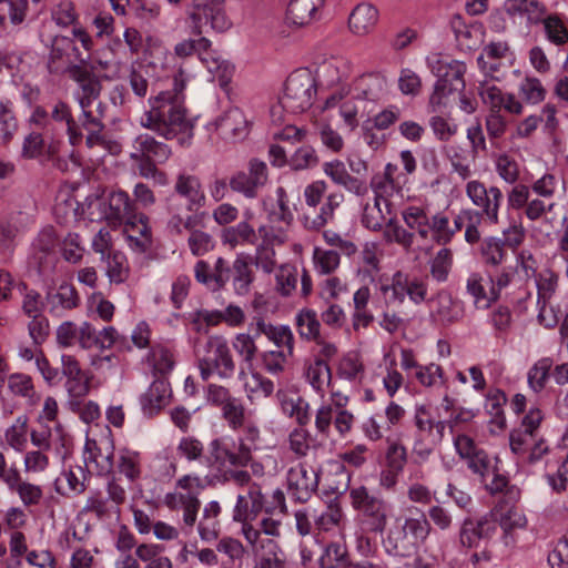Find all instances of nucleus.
Returning <instances> with one entry per match:
<instances>
[{
	"label": "nucleus",
	"instance_id": "nucleus-18",
	"mask_svg": "<svg viewBox=\"0 0 568 568\" xmlns=\"http://www.w3.org/2000/svg\"><path fill=\"white\" fill-rule=\"evenodd\" d=\"M170 384L164 378L155 379L150 387L140 396V404L145 416L153 417L163 409L170 400Z\"/></svg>",
	"mask_w": 568,
	"mask_h": 568
},
{
	"label": "nucleus",
	"instance_id": "nucleus-14",
	"mask_svg": "<svg viewBox=\"0 0 568 568\" xmlns=\"http://www.w3.org/2000/svg\"><path fill=\"white\" fill-rule=\"evenodd\" d=\"M67 74L81 89V95L78 98L80 109L91 110L92 103L101 93L102 84L99 77L92 68L82 64H73L67 68Z\"/></svg>",
	"mask_w": 568,
	"mask_h": 568
},
{
	"label": "nucleus",
	"instance_id": "nucleus-41",
	"mask_svg": "<svg viewBox=\"0 0 568 568\" xmlns=\"http://www.w3.org/2000/svg\"><path fill=\"white\" fill-rule=\"evenodd\" d=\"M306 378L315 390H323L324 386L328 385L332 379L331 368L326 361L315 358L314 362L307 366Z\"/></svg>",
	"mask_w": 568,
	"mask_h": 568
},
{
	"label": "nucleus",
	"instance_id": "nucleus-37",
	"mask_svg": "<svg viewBox=\"0 0 568 568\" xmlns=\"http://www.w3.org/2000/svg\"><path fill=\"white\" fill-rule=\"evenodd\" d=\"M483 263L487 267H497L506 261L507 251L501 239L488 237L480 247Z\"/></svg>",
	"mask_w": 568,
	"mask_h": 568
},
{
	"label": "nucleus",
	"instance_id": "nucleus-64",
	"mask_svg": "<svg viewBox=\"0 0 568 568\" xmlns=\"http://www.w3.org/2000/svg\"><path fill=\"white\" fill-rule=\"evenodd\" d=\"M551 568H568V534L565 535L548 555Z\"/></svg>",
	"mask_w": 568,
	"mask_h": 568
},
{
	"label": "nucleus",
	"instance_id": "nucleus-52",
	"mask_svg": "<svg viewBox=\"0 0 568 568\" xmlns=\"http://www.w3.org/2000/svg\"><path fill=\"white\" fill-rule=\"evenodd\" d=\"M61 253L63 258L69 263H78L82 260L84 247L81 243V237L78 233H68L67 236L60 241Z\"/></svg>",
	"mask_w": 568,
	"mask_h": 568
},
{
	"label": "nucleus",
	"instance_id": "nucleus-10",
	"mask_svg": "<svg viewBox=\"0 0 568 568\" xmlns=\"http://www.w3.org/2000/svg\"><path fill=\"white\" fill-rule=\"evenodd\" d=\"M315 94L314 78L306 71H297L288 75L280 99L286 112L300 114L313 105Z\"/></svg>",
	"mask_w": 568,
	"mask_h": 568
},
{
	"label": "nucleus",
	"instance_id": "nucleus-47",
	"mask_svg": "<svg viewBox=\"0 0 568 568\" xmlns=\"http://www.w3.org/2000/svg\"><path fill=\"white\" fill-rule=\"evenodd\" d=\"M540 23L544 24L547 39L551 43L562 45L568 41V30L558 16L545 14Z\"/></svg>",
	"mask_w": 568,
	"mask_h": 568
},
{
	"label": "nucleus",
	"instance_id": "nucleus-45",
	"mask_svg": "<svg viewBox=\"0 0 568 568\" xmlns=\"http://www.w3.org/2000/svg\"><path fill=\"white\" fill-rule=\"evenodd\" d=\"M430 275L438 282L444 283L448 280L453 266V253L449 248H440L430 261Z\"/></svg>",
	"mask_w": 568,
	"mask_h": 568
},
{
	"label": "nucleus",
	"instance_id": "nucleus-61",
	"mask_svg": "<svg viewBox=\"0 0 568 568\" xmlns=\"http://www.w3.org/2000/svg\"><path fill=\"white\" fill-rule=\"evenodd\" d=\"M314 263L321 274H329L339 264V254L333 250L315 248Z\"/></svg>",
	"mask_w": 568,
	"mask_h": 568
},
{
	"label": "nucleus",
	"instance_id": "nucleus-59",
	"mask_svg": "<svg viewBox=\"0 0 568 568\" xmlns=\"http://www.w3.org/2000/svg\"><path fill=\"white\" fill-rule=\"evenodd\" d=\"M382 202L374 199L373 204H366L363 210L362 223L372 231H379L383 227L385 216L381 207Z\"/></svg>",
	"mask_w": 568,
	"mask_h": 568
},
{
	"label": "nucleus",
	"instance_id": "nucleus-53",
	"mask_svg": "<svg viewBox=\"0 0 568 568\" xmlns=\"http://www.w3.org/2000/svg\"><path fill=\"white\" fill-rule=\"evenodd\" d=\"M487 276L490 282L489 300L496 302L500 297L501 290L510 284L514 270L513 267H504L495 273L487 271Z\"/></svg>",
	"mask_w": 568,
	"mask_h": 568
},
{
	"label": "nucleus",
	"instance_id": "nucleus-43",
	"mask_svg": "<svg viewBox=\"0 0 568 568\" xmlns=\"http://www.w3.org/2000/svg\"><path fill=\"white\" fill-rule=\"evenodd\" d=\"M552 367V359L549 357H542L537 361L528 372V385L535 392H541L548 379L549 373Z\"/></svg>",
	"mask_w": 568,
	"mask_h": 568
},
{
	"label": "nucleus",
	"instance_id": "nucleus-16",
	"mask_svg": "<svg viewBox=\"0 0 568 568\" xmlns=\"http://www.w3.org/2000/svg\"><path fill=\"white\" fill-rule=\"evenodd\" d=\"M214 125L219 136L226 142L243 141L250 133V121L237 106L227 109L215 120Z\"/></svg>",
	"mask_w": 568,
	"mask_h": 568
},
{
	"label": "nucleus",
	"instance_id": "nucleus-23",
	"mask_svg": "<svg viewBox=\"0 0 568 568\" xmlns=\"http://www.w3.org/2000/svg\"><path fill=\"white\" fill-rule=\"evenodd\" d=\"M54 140L55 141H53L51 136L47 135L45 130H41V132H31L24 139L22 149L23 155L29 159H34L44 154L53 156L59 152L62 143L57 136H54Z\"/></svg>",
	"mask_w": 568,
	"mask_h": 568
},
{
	"label": "nucleus",
	"instance_id": "nucleus-12",
	"mask_svg": "<svg viewBox=\"0 0 568 568\" xmlns=\"http://www.w3.org/2000/svg\"><path fill=\"white\" fill-rule=\"evenodd\" d=\"M466 194L474 205L481 209V212H477L479 220L486 216L490 223H498V210L503 193L497 186L486 189L481 182L470 181L466 185Z\"/></svg>",
	"mask_w": 568,
	"mask_h": 568
},
{
	"label": "nucleus",
	"instance_id": "nucleus-7",
	"mask_svg": "<svg viewBox=\"0 0 568 568\" xmlns=\"http://www.w3.org/2000/svg\"><path fill=\"white\" fill-rule=\"evenodd\" d=\"M349 498L365 531L373 534L385 531L392 511V506L386 500L371 494L365 486L352 488Z\"/></svg>",
	"mask_w": 568,
	"mask_h": 568
},
{
	"label": "nucleus",
	"instance_id": "nucleus-6",
	"mask_svg": "<svg viewBox=\"0 0 568 568\" xmlns=\"http://www.w3.org/2000/svg\"><path fill=\"white\" fill-rule=\"evenodd\" d=\"M170 156V146L149 133H140L131 142L129 158L135 163L139 175L144 179H153L165 184L166 175L156 168V164L164 163Z\"/></svg>",
	"mask_w": 568,
	"mask_h": 568
},
{
	"label": "nucleus",
	"instance_id": "nucleus-26",
	"mask_svg": "<svg viewBox=\"0 0 568 568\" xmlns=\"http://www.w3.org/2000/svg\"><path fill=\"white\" fill-rule=\"evenodd\" d=\"M378 20V11L371 3H359L348 18V26L353 33L364 36L371 32Z\"/></svg>",
	"mask_w": 568,
	"mask_h": 568
},
{
	"label": "nucleus",
	"instance_id": "nucleus-22",
	"mask_svg": "<svg viewBox=\"0 0 568 568\" xmlns=\"http://www.w3.org/2000/svg\"><path fill=\"white\" fill-rule=\"evenodd\" d=\"M253 568H284L286 556L278 542L270 537L253 549Z\"/></svg>",
	"mask_w": 568,
	"mask_h": 568
},
{
	"label": "nucleus",
	"instance_id": "nucleus-44",
	"mask_svg": "<svg viewBox=\"0 0 568 568\" xmlns=\"http://www.w3.org/2000/svg\"><path fill=\"white\" fill-rule=\"evenodd\" d=\"M234 452L220 438H215L210 443L207 462L211 466L219 470L233 466Z\"/></svg>",
	"mask_w": 568,
	"mask_h": 568
},
{
	"label": "nucleus",
	"instance_id": "nucleus-17",
	"mask_svg": "<svg viewBox=\"0 0 568 568\" xmlns=\"http://www.w3.org/2000/svg\"><path fill=\"white\" fill-rule=\"evenodd\" d=\"M466 64L462 61L452 60L450 62H438L436 67V75L438 80L435 83L434 92L430 95V102H439L440 94L445 88V83H449L450 91H464L466 73Z\"/></svg>",
	"mask_w": 568,
	"mask_h": 568
},
{
	"label": "nucleus",
	"instance_id": "nucleus-55",
	"mask_svg": "<svg viewBox=\"0 0 568 568\" xmlns=\"http://www.w3.org/2000/svg\"><path fill=\"white\" fill-rule=\"evenodd\" d=\"M297 270L295 266L282 265L276 273V288L283 296H288L296 288Z\"/></svg>",
	"mask_w": 568,
	"mask_h": 568
},
{
	"label": "nucleus",
	"instance_id": "nucleus-40",
	"mask_svg": "<svg viewBox=\"0 0 568 568\" xmlns=\"http://www.w3.org/2000/svg\"><path fill=\"white\" fill-rule=\"evenodd\" d=\"M200 220L201 219L197 215V220L192 224V227L184 229V231L190 232L187 245L192 254L195 256H202L214 247V240L212 235L196 229V225L200 223Z\"/></svg>",
	"mask_w": 568,
	"mask_h": 568
},
{
	"label": "nucleus",
	"instance_id": "nucleus-42",
	"mask_svg": "<svg viewBox=\"0 0 568 568\" xmlns=\"http://www.w3.org/2000/svg\"><path fill=\"white\" fill-rule=\"evenodd\" d=\"M402 215L410 230H415L423 240L428 239L429 219L422 207L409 206L403 211Z\"/></svg>",
	"mask_w": 568,
	"mask_h": 568
},
{
	"label": "nucleus",
	"instance_id": "nucleus-56",
	"mask_svg": "<svg viewBox=\"0 0 568 568\" xmlns=\"http://www.w3.org/2000/svg\"><path fill=\"white\" fill-rule=\"evenodd\" d=\"M433 231V240L439 245H446L452 241L449 220L444 213H437L429 220V232Z\"/></svg>",
	"mask_w": 568,
	"mask_h": 568
},
{
	"label": "nucleus",
	"instance_id": "nucleus-39",
	"mask_svg": "<svg viewBox=\"0 0 568 568\" xmlns=\"http://www.w3.org/2000/svg\"><path fill=\"white\" fill-rule=\"evenodd\" d=\"M347 549L338 542H331L320 558L321 568H349Z\"/></svg>",
	"mask_w": 568,
	"mask_h": 568
},
{
	"label": "nucleus",
	"instance_id": "nucleus-54",
	"mask_svg": "<svg viewBox=\"0 0 568 568\" xmlns=\"http://www.w3.org/2000/svg\"><path fill=\"white\" fill-rule=\"evenodd\" d=\"M223 418L232 429H239L244 425L245 408L241 399L234 397L221 408Z\"/></svg>",
	"mask_w": 568,
	"mask_h": 568
},
{
	"label": "nucleus",
	"instance_id": "nucleus-30",
	"mask_svg": "<svg viewBox=\"0 0 568 568\" xmlns=\"http://www.w3.org/2000/svg\"><path fill=\"white\" fill-rule=\"evenodd\" d=\"M221 506L217 501H210L203 509L202 518L199 523L197 530L202 540L213 541L220 535V520Z\"/></svg>",
	"mask_w": 568,
	"mask_h": 568
},
{
	"label": "nucleus",
	"instance_id": "nucleus-46",
	"mask_svg": "<svg viewBox=\"0 0 568 568\" xmlns=\"http://www.w3.org/2000/svg\"><path fill=\"white\" fill-rule=\"evenodd\" d=\"M232 346L242 358V364L251 369L253 367L254 357L257 353V346L254 337L245 333L236 334L232 341Z\"/></svg>",
	"mask_w": 568,
	"mask_h": 568
},
{
	"label": "nucleus",
	"instance_id": "nucleus-35",
	"mask_svg": "<svg viewBox=\"0 0 568 568\" xmlns=\"http://www.w3.org/2000/svg\"><path fill=\"white\" fill-rule=\"evenodd\" d=\"M295 322L301 338L318 342V338H321V323L315 311L310 308L301 310L296 315Z\"/></svg>",
	"mask_w": 568,
	"mask_h": 568
},
{
	"label": "nucleus",
	"instance_id": "nucleus-34",
	"mask_svg": "<svg viewBox=\"0 0 568 568\" xmlns=\"http://www.w3.org/2000/svg\"><path fill=\"white\" fill-rule=\"evenodd\" d=\"M103 261L106 263L105 273L110 283L122 284L128 280L130 267L124 253L120 251H109Z\"/></svg>",
	"mask_w": 568,
	"mask_h": 568
},
{
	"label": "nucleus",
	"instance_id": "nucleus-20",
	"mask_svg": "<svg viewBox=\"0 0 568 568\" xmlns=\"http://www.w3.org/2000/svg\"><path fill=\"white\" fill-rule=\"evenodd\" d=\"M415 425L420 438L426 437L433 445H439L445 436L446 422L439 415L436 419L425 406L417 407L415 413Z\"/></svg>",
	"mask_w": 568,
	"mask_h": 568
},
{
	"label": "nucleus",
	"instance_id": "nucleus-48",
	"mask_svg": "<svg viewBox=\"0 0 568 568\" xmlns=\"http://www.w3.org/2000/svg\"><path fill=\"white\" fill-rule=\"evenodd\" d=\"M484 277L479 273H471L466 281L467 293L474 298L477 306L489 307L495 301L489 300V290L483 284Z\"/></svg>",
	"mask_w": 568,
	"mask_h": 568
},
{
	"label": "nucleus",
	"instance_id": "nucleus-63",
	"mask_svg": "<svg viewBox=\"0 0 568 568\" xmlns=\"http://www.w3.org/2000/svg\"><path fill=\"white\" fill-rule=\"evenodd\" d=\"M523 98L531 104L539 103L545 99L546 91L540 81L536 78H526L519 87Z\"/></svg>",
	"mask_w": 568,
	"mask_h": 568
},
{
	"label": "nucleus",
	"instance_id": "nucleus-31",
	"mask_svg": "<svg viewBox=\"0 0 568 568\" xmlns=\"http://www.w3.org/2000/svg\"><path fill=\"white\" fill-rule=\"evenodd\" d=\"M288 196L284 187L280 186L276 189V203L267 210V220L273 225H278V231H283L288 227L294 215L288 206Z\"/></svg>",
	"mask_w": 568,
	"mask_h": 568
},
{
	"label": "nucleus",
	"instance_id": "nucleus-4",
	"mask_svg": "<svg viewBox=\"0 0 568 568\" xmlns=\"http://www.w3.org/2000/svg\"><path fill=\"white\" fill-rule=\"evenodd\" d=\"M194 274L196 281L212 292H217L232 282L234 293L240 296L247 295L254 282L250 256L245 255H237L232 264L223 257H217L213 268L205 261H197Z\"/></svg>",
	"mask_w": 568,
	"mask_h": 568
},
{
	"label": "nucleus",
	"instance_id": "nucleus-27",
	"mask_svg": "<svg viewBox=\"0 0 568 568\" xmlns=\"http://www.w3.org/2000/svg\"><path fill=\"white\" fill-rule=\"evenodd\" d=\"M343 199L344 196L341 193L329 194L317 214L312 215L307 213L304 215L303 224L305 229L310 231H320L323 229L333 220L335 210L339 207Z\"/></svg>",
	"mask_w": 568,
	"mask_h": 568
},
{
	"label": "nucleus",
	"instance_id": "nucleus-58",
	"mask_svg": "<svg viewBox=\"0 0 568 568\" xmlns=\"http://www.w3.org/2000/svg\"><path fill=\"white\" fill-rule=\"evenodd\" d=\"M406 273L397 271L389 285H383L382 291L386 295L387 302L403 304L405 301Z\"/></svg>",
	"mask_w": 568,
	"mask_h": 568
},
{
	"label": "nucleus",
	"instance_id": "nucleus-49",
	"mask_svg": "<svg viewBox=\"0 0 568 568\" xmlns=\"http://www.w3.org/2000/svg\"><path fill=\"white\" fill-rule=\"evenodd\" d=\"M118 468L130 481H135L141 476L140 454L128 449L122 450L119 456Z\"/></svg>",
	"mask_w": 568,
	"mask_h": 568
},
{
	"label": "nucleus",
	"instance_id": "nucleus-11",
	"mask_svg": "<svg viewBox=\"0 0 568 568\" xmlns=\"http://www.w3.org/2000/svg\"><path fill=\"white\" fill-rule=\"evenodd\" d=\"M60 243L59 235L53 226H44L33 239L29 264L39 274H45L54 266L55 247Z\"/></svg>",
	"mask_w": 568,
	"mask_h": 568
},
{
	"label": "nucleus",
	"instance_id": "nucleus-29",
	"mask_svg": "<svg viewBox=\"0 0 568 568\" xmlns=\"http://www.w3.org/2000/svg\"><path fill=\"white\" fill-rule=\"evenodd\" d=\"M199 59L207 68V71L213 75L214 80H217L221 87L226 85L230 82L232 75V67L222 60L212 45L203 50L197 51Z\"/></svg>",
	"mask_w": 568,
	"mask_h": 568
},
{
	"label": "nucleus",
	"instance_id": "nucleus-32",
	"mask_svg": "<svg viewBox=\"0 0 568 568\" xmlns=\"http://www.w3.org/2000/svg\"><path fill=\"white\" fill-rule=\"evenodd\" d=\"M110 216L119 222L134 224L136 215L129 194L124 191L112 192L109 197Z\"/></svg>",
	"mask_w": 568,
	"mask_h": 568
},
{
	"label": "nucleus",
	"instance_id": "nucleus-28",
	"mask_svg": "<svg viewBox=\"0 0 568 568\" xmlns=\"http://www.w3.org/2000/svg\"><path fill=\"white\" fill-rule=\"evenodd\" d=\"M324 0H291L287 7V20L298 27L311 23L323 6Z\"/></svg>",
	"mask_w": 568,
	"mask_h": 568
},
{
	"label": "nucleus",
	"instance_id": "nucleus-19",
	"mask_svg": "<svg viewBox=\"0 0 568 568\" xmlns=\"http://www.w3.org/2000/svg\"><path fill=\"white\" fill-rule=\"evenodd\" d=\"M323 171L335 184L345 187L351 193L363 196L368 192L365 180L351 175L339 160L324 163Z\"/></svg>",
	"mask_w": 568,
	"mask_h": 568
},
{
	"label": "nucleus",
	"instance_id": "nucleus-38",
	"mask_svg": "<svg viewBox=\"0 0 568 568\" xmlns=\"http://www.w3.org/2000/svg\"><path fill=\"white\" fill-rule=\"evenodd\" d=\"M216 550L227 557L225 568H242L245 548L240 540L224 537L217 542Z\"/></svg>",
	"mask_w": 568,
	"mask_h": 568
},
{
	"label": "nucleus",
	"instance_id": "nucleus-5",
	"mask_svg": "<svg viewBox=\"0 0 568 568\" xmlns=\"http://www.w3.org/2000/svg\"><path fill=\"white\" fill-rule=\"evenodd\" d=\"M432 530L424 513L417 517L398 516L394 519L382 540L384 550L395 557H410L425 542Z\"/></svg>",
	"mask_w": 568,
	"mask_h": 568
},
{
	"label": "nucleus",
	"instance_id": "nucleus-2",
	"mask_svg": "<svg viewBox=\"0 0 568 568\" xmlns=\"http://www.w3.org/2000/svg\"><path fill=\"white\" fill-rule=\"evenodd\" d=\"M184 89L183 72L174 77V92H160L150 100L151 108L141 118V125L166 140L192 135L193 124L186 116L181 92Z\"/></svg>",
	"mask_w": 568,
	"mask_h": 568
},
{
	"label": "nucleus",
	"instance_id": "nucleus-3",
	"mask_svg": "<svg viewBox=\"0 0 568 568\" xmlns=\"http://www.w3.org/2000/svg\"><path fill=\"white\" fill-rule=\"evenodd\" d=\"M206 203V197L197 176L180 173L176 176L173 193L166 199V211L170 214L168 230L171 234L181 235L184 229L192 227L197 220V212Z\"/></svg>",
	"mask_w": 568,
	"mask_h": 568
},
{
	"label": "nucleus",
	"instance_id": "nucleus-24",
	"mask_svg": "<svg viewBox=\"0 0 568 568\" xmlns=\"http://www.w3.org/2000/svg\"><path fill=\"white\" fill-rule=\"evenodd\" d=\"M77 48L71 38L57 36L52 40V47L49 55L48 68L51 73H67V68L73 65L70 63V52Z\"/></svg>",
	"mask_w": 568,
	"mask_h": 568
},
{
	"label": "nucleus",
	"instance_id": "nucleus-33",
	"mask_svg": "<svg viewBox=\"0 0 568 568\" xmlns=\"http://www.w3.org/2000/svg\"><path fill=\"white\" fill-rule=\"evenodd\" d=\"M437 308L435 316L442 325L447 326L458 322L463 317V311L453 300L452 295L446 292H439L436 297Z\"/></svg>",
	"mask_w": 568,
	"mask_h": 568
},
{
	"label": "nucleus",
	"instance_id": "nucleus-21",
	"mask_svg": "<svg viewBox=\"0 0 568 568\" xmlns=\"http://www.w3.org/2000/svg\"><path fill=\"white\" fill-rule=\"evenodd\" d=\"M45 300L50 312L54 316H62L67 311L75 308L80 303L75 287L69 283H62L57 288L49 291Z\"/></svg>",
	"mask_w": 568,
	"mask_h": 568
},
{
	"label": "nucleus",
	"instance_id": "nucleus-60",
	"mask_svg": "<svg viewBox=\"0 0 568 568\" xmlns=\"http://www.w3.org/2000/svg\"><path fill=\"white\" fill-rule=\"evenodd\" d=\"M318 161L315 149L311 145H303L294 152L290 165L294 170H304L317 165Z\"/></svg>",
	"mask_w": 568,
	"mask_h": 568
},
{
	"label": "nucleus",
	"instance_id": "nucleus-8",
	"mask_svg": "<svg viewBox=\"0 0 568 568\" xmlns=\"http://www.w3.org/2000/svg\"><path fill=\"white\" fill-rule=\"evenodd\" d=\"M201 377L207 381L213 374L223 379L233 377L235 362L226 339L221 335L210 336L202 349L197 351Z\"/></svg>",
	"mask_w": 568,
	"mask_h": 568
},
{
	"label": "nucleus",
	"instance_id": "nucleus-15",
	"mask_svg": "<svg viewBox=\"0 0 568 568\" xmlns=\"http://www.w3.org/2000/svg\"><path fill=\"white\" fill-rule=\"evenodd\" d=\"M318 486V474L313 468L303 464L291 467L287 473V491L290 496L298 501L306 503L316 491Z\"/></svg>",
	"mask_w": 568,
	"mask_h": 568
},
{
	"label": "nucleus",
	"instance_id": "nucleus-62",
	"mask_svg": "<svg viewBox=\"0 0 568 568\" xmlns=\"http://www.w3.org/2000/svg\"><path fill=\"white\" fill-rule=\"evenodd\" d=\"M53 21L61 27L78 24V13L71 1H61L52 11Z\"/></svg>",
	"mask_w": 568,
	"mask_h": 568
},
{
	"label": "nucleus",
	"instance_id": "nucleus-51",
	"mask_svg": "<svg viewBox=\"0 0 568 568\" xmlns=\"http://www.w3.org/2000/svg\"><path fill=\"white\" fill-rule=\"evenodd\" d=\"M371 187L375 193V200L383 201L386 209H388V197L395 192H398L400 186L395 179H387L379 174H376L371 180Z\"/></svg>",
	"mask_w": 568,
	"mask_h": 568
},
{
	"label": "nucleus",
	"instance_id": "nucleus-9",
	"mask_svg": "<svg viewBox=\"0 0 568 568\" xmlns=\"http://www.w3.org/2000/svg\"><path fill=\"white\" fill-rule=\"evenodd\" d=\"M191 20L192 33L201 36L203 28L210 26L216 32H225L232 27L223 0H192L186 10Z\"/></svg>",
	"mask_w": 568,
	"mask_h": 568
},
{
	"label": "nucleus",
	"instance_id": "nucleus-36",
	"mask_svg": "<svg viewBox=\"0 0 568 568\" xmlns=\"http://www.w3.org/2000/svg\"><path fill=\"white\" fill-rule=\"evenodd\" d=\"M224 243L232 247L239 244L254 245L257 241V233L246 221H242L234 226L226 227L223 231Z\"/></svg>",
	"mask_w": 568,
	"mask_h": 568
},
{
	"label": "nucleus",
	"instance_id": "nucleus-57",
	"mask_svg": "<svg viewBox=\"0 0 568 568\" xmlns=\"http://www.w3.org/2000/svg\"><path fill=\"white\" fill-rule=\"evenodd\" d=\"M244 389L247 397L252 399L254 395L262 394L268 397L274 392V383L257 372H252L251 382H244Z\"/></svg>",
	"mask_w": 568,
	"mask_h": 568
},
{
	"label": "nucleus",
	"instance_id": "nucleus-13",
	"mask_svg": "<svg viewBox=\"0 0 568 568\" xmlns=\"http://www.w3.org/2000/svg\"><path fill=\"white\" fill-rule=\"evenodd\" d=\"M497 531V514L490 513L478 520L466 518L459 530L460 544L468 548H477L481 541H488Z\"/></svg>",
	"mask_w": 568,
	"mask_h": 568
},
{
	"label": "nucleus",
	"instance_id": "nucleus-50",
	"mask_svg": "<svg viewBox=\"0 0 568 568\" xmlns=\"http://www.w3.org/2000/svg\"><path fill=\"white\" fill-rule=\"evenodd\" d=\"M536 437V433H529V430H513L509 435L511 452L526 460L527 454H529L531 446L535 445Z\"/></svg>",
	"mask_w": 568,
	"mask_h": 568
},
{
	"label": "nucleus",
	"instance_id": "nucleus-1",
	"mask_svg": "<svg viewBox=\"0 0 568 568\" xmlns=\"http://www.w3.org/2000/svg\"><path fill=\"white\" fill-rule=\"evenodd\" d=\"M30 122L38 129L45 130L47 135L53 140L57 136L62 142L67 134L72 146L82 143L84 132L85 145L89 149L103 145L105 142V139L101 136V124L98 119L93 118L92 110L81 109L80 114L75 118L71 105L61 99L53 101L50 112L41 105L36 106Z\"/></svg>",
	"mask_w": 568,
	"mask_h": 568
},
{
	"label": "nucleus",
	"instance_id": "nucleus-25",
	"mask_svg": "<svg viewBox=\"0 0 568 568\" xmlns=\"http://www.w3.org/2000/svg\"><path fill=\"white\" fill-rule=\"evenodd\" d=\"M506 13L510 17H526L529 24H539L547 14V8L539 0H506Z\"/></svg>",
	"mask_w": 568,
	"mask_h": 568
}]
</instances>
